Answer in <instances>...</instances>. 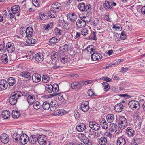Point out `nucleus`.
<instances>
[{
	"instance_id": "1",
	"label": "nucleus",
	"mask_w": 145,
	"mask_h": 145,
	"mask_svg": "<svg viewBox=\"0 0 145 145\" xmlns=\"http://www.w3.org/2000/svg\"><path fill=\"white\" fill-rule=\"evenodd\" d=\"M10 95L11 96L9 99V103L13 105L16 104L18 98L23 96V94L19 91H16L12 93Z\"/></svg>"
},
{
	"instance_id": "2",
	"label": "nucleus",
	"mask_w": 145,
	"mask_h": 145,
	"mask_svg": "<svg viewBox=\"0 0 145 145\" xmlns=\"http://www.w3.org/2000/svg\"><path fill=\"white\" fill-rule=\"evenodd\" d=\"M78 8L82 12H86L88 14H91L93 11L91 7V5L88 4L85 5L83 3H79L77 6Z\"/></svg>"
},
{
	"instance_id": "3",
	"label": "nucleus",
	"mask_w": 145,
	"mask_h": 145,
	"mask_svg": "<svg viewBox=\"0 0 145 145\" xmlns=\"http://www.w3.org/2000/svg\"><path fill=\"white\" fill-rule=\"evenodd\" d=\"M56 96L58 99L60 101L62 102H65L68 100V96L67 95L63 93H54L48 95L46 96L47 98H51Z\"/></svg>"
},
{
	"instance_id": "4",
	"label": "nucleus",
	"mask_w": 145,
	"mask_h": 145,
	"mask_svg": "<svg viewBox=\"0 0 145 145\" xmlns=\"http://www.w3.org/2000/svg\"><path fill=\"white\" fill-rule=\"evenodd\" d=\"M24 135H22L21 136L20 134H17L16 133H14L12 137V138L13 141L16 143H18L20 141V143L24 145L27 143V139L24 138L23 141V142L22 141V138H24Z\"/></svg>"
},
{
	"instance_id": "5",
	"label": "nucleus",
	"mask_w": 145,
	"mask_h": 145,
	"mask_svg": "<svg viewBox=\"0 0 145 145\" xmlns=\"http://www.w3.org/2000/svg\"><path fill=\"white\" fill-rule=\"evenodd\" d=\"M116 3L112 0H109L105 1V3L103 4V6L105 9L110 10L113 9L114 7L116 6Z\"/></svg>"
},
{
	"instance_id": "6",
	"label": "nucleus",
	"mask_w": 145,
	"mask_h": 145,
	"mask_svg": "<svg viewBox=\"0 0 145 145\" xmlns=\"http://www.w3.org/2000/svg\"><path fill=\"white\" fill-rule=\"evenodd\" d=\"M128 105L133 110H138L140 107L139 103L135 100L130 101Z\"/></svg>"
},
{
	"instance_id": "7",
	"label": "nucleus",
	"mask_w": 145,
	"mask_h": 145,
	"mask_svg": "<svg viewBox=\"0 0 145 145\" xmlns=\"http://www.w3.org/2000/svg\"><path fill=\"white\" fill-rule=\"evenodd\" d=\"M119 119L120 122L118 123L119 127H121V129H124L127 125V119L123 116L119 117Z\"/></svg>"
},
{
	"instance_id": "8",
	"label": "nucleus",
	"mask_w": 145,
	"mask_h": 145,
	"mask_svg": "<svg viewBox=\"0 0 145 145\" xmlns=\"http://www.w3.org/2000/svg\"><path fill=\"white\" fill-rule=\"evenodd\" d=\"M68 56L64 52H61L59 57L60 61L62 63L65 64L68 61Z\"/></svg>"
},
{
	"instance_id": "9",
	"label": "nucleus",
	"mask_w": 145,
	"mask_h": 145,
	"mask_svg": "<svg viewBox=\"0 0 145 145\" xmlns=\"http://www.w3.org/2000/svg\"><path fill=\"white\" fill-rule=\"evenodd\" d=\"M72 49V47L71 44L69 43H67L66 44L61 46L59 48L60 51L62 52H68Z\"/></svg>"
},
{
	"instance_id": "10",
	"label": "nucleus",
	"mask_w": 145,
	"mask_h": 145,
	"mask_svg": "<svg viewBox=\"0 0 145 145\" xmlns=\"http://www.w3.org/2000/svg\"><path fill=\"white\" fill-rule=\"evenodd\" d=\"M81 135L79 137L80 140L84 143L86 145H92L91 142L89 140L88 138L84 134L80 133L79 134Z\"/></svg>"
},
{
	"instance_id": "11",
	"label": "nucleus",
	"mask_w": 145,
	"mask_h": 145,
	"mask_svg": "<svg viewBox=\"0 0 145 145\" xmlns=\"http://www.w3.org/2000/svg\"><path fill=\"white\" fill-rule=\"evenodd\" d=\"M89 102L87 101H83L80 106V109L84 112H87L89 109Z\"/></svg>"
},
{
	"instance_id": "12",
	"label": "nucleus",
	"mask_w": 145,
	"mask_h": 145,
	"mask_svg": "<svg viewBox=\"0 0 145 145\" xmlns=\"http://www.w3.org/2000/svg\"><path fill=\"white\" fill-rule=\"evenodd\" d=\"M46 137L45 135H40L37 138V142L40 145H45L46 142Z\"/></svg>"
},
{
	"instance_id": "13",
	"label": "nucleus",
	"mask_w": 145,
	"mask_h": 145,
	"mask_svg": "<svg viewBox=\"0 0 145 145\" xmlns=\"http://www.w3.org/2000/svg\"><path fill=\"white\" fill-rule=\"evenodd\" d=\"M71 87L74 90H80L82 86L80 81H74L71 83Z\"/></svg>"
},
{
	"instance_id": "14",
	"label": "nucleus",
	"mask_w": 145,
	"mask_h": 145,
	"mask_svg": "<svg viewBox=\"0 0 145 145\" xmlns=\"http://www.w3.org/2000/svg\"><path fill=\"white\" fill-rule=\"evenodd\" d=\"M90 53L91 55V59L94 61H99L102 57L101 55L97 52H93L92 54Z\"/></svg>"
},
{
	"instance_id": "15",
	"label": "nucleus",
	"mask_w": 145,
	"mask_h": 145,
	"mask_svg": "<svg viewBox=\"0 0 145 145\" xmlns=\"http://www.w3.org/2000/svg\"><path fill=\"white\" fill-rule=\"evenodd\" d=\"M89 125L91 128L95 131L99 130L100 128L99 125L96 122L91 121L89 123Z\"/></svg>"
},
{
	"instance_id": "16",
	"label": "nucleus",
	"mask_w": 145,
	"mask_h": 145,
	"mask_svg": "<svg viewBox=\"0 0 145 145\" xmlns=\"http://www.w3.org/2000/svg\"><path fill=\"white\" fill-rule=\"evenodd\" d=\"M44 59V55L42 53L39 52L36 54L35 59L38 63H41L43 61Z\"/></svg>"
},
{
	"instance_id": "17",
	"label": "nucleus",
	"mask_w": 145,
	"mask_h": 145,
	"mask_svg": "<svg viewBox=\"0 0 145 145\" xmlns=\"http://www.w3.org/2000/svg\"><path fill=\"white\" fill-rule=\"evenodd\" d=\"M6 48L8 52H12L15 50V48L14 44L9 42L7 44Z\"/></svg>"
},
{
	"instance_id": "18",
	"label": "nucleus",
	"mask_w": 145,
	"mask_h": 145,
	"mask_svg": "<svg viewBox=\"0 0 145 145\" xmlns=\"http://www.w3.org/2000/svg\"><path fill=\"white\" fill-rule=\"evenodd\" d=\"M0 140L3 143L7 144L9 141V136L7 134H2L1 135Z\"/></svg>"
},
{
	"instance_id": "19",
	"label": "nucleus",
	"mask_w": 145,
	"mask_h": 145,
	"mask_svg": "<svg viewBox=\"0 0 145 145\" xmlns=\"http://www.w3.org/2000/svg\"><path fill=\"white\" fill-rule=\"evenodd\" d=\"M33 28L30 27H29L26 28L25 39L30 38L33 34Z\"/></svg>"
},
{
	"instance_id": "20",
	"label": "nucleus",
	"mask_w": 145,
	"mask_h": 145,
	"mask_svg": "<svg viewBox=\"0 0 145 145\" xmlns=\"http://www.w3.org/2000/svg\"><path fill=\"white\" fill-rule=\"evenodd\" d=\"M32 78L34 82L38 83L41 80V77L40 74L35 73L32 76Z\"/></svg>"
},
{
	"instance_id": "21",
	"label": "nucleus",
	"mask_w": 145,
	"mask_h": 145,
	"mask_svg": "<svg viewBox=\"0 0 145 145\" xmlns=\"http://www.w3.org/2000/svg\"><path fill=\"white\" fill-rule=\"evenodd\" d=\"M61 4L59 3H54L51 6V9H56L57 12H59L61 9Z\"/></svg>"
},
{
	"instance_id": "22",
	"label": "nucleus",
	"mask_w": 145,
	"mask_h": 145,
	"mask_svg": "<svg viewBox=\"0 0 145 145\" xmlns=\"http://www.w3.org/2000/svg\"><path fill=\"white\" fill-rule=\"evenodd\" d=\"M27 137H28V141L31 144H34L37 141V137L35 135H31L29 138L27 136Z\"/></svg>"
},
{
	"instance_id": "23",
	"label": "nucleus",
	"mask_w": 145,
	"mask_h": 145,
	"mask_svg": "<svg viewBox=\"0 0 145 145\" xmlns=\"http://www.w3.org/2000/svg\"><path fill=\"white\" fill-rule=\"evenodd\" d=\"M67 18L72 22L75 21L77 19V16L75 13L69 12L67 14Z\"/></svg>"
},
{
	"instance_id": "24",
	"label": "nucleus",
	"mask_w": 145,
	"mask_h": 145,
	"mask_svg": "<svg viewBox=\"0 0 145 145\" xmlns=\"http://www.w3.org/2000/svg\"><path fill=\"white\" fill-rule=\"evenodd\" d=\"M20 76L25 78L26 80L29 81L31 78V74L28 71H23L21 72Z\"/></svg>"
},
{
	"instance_id": "25",
	"label": "nucleus",
	"mask_w": 145,
	"mask_h": 145,
	"mask_svg": "<svg viewBox=\"0 0 145 145\" xmlns=\"http://www.w3.org/2000/svg\"><path fill=\"white\" fill-rule=\"evenodd\" d=\"M123 104L119 103L115 105L114 107V109L117 112H120L123 110Z\"/></svg>"
},
{
	"instance_id": "26",
	"label": "nucleus",
	"mask_w": 145,
	"mask_h": 145,
	"mask_svg": "<svg viewBox=\"0 0 145 145\" xmlns=\"http://www.w3.org/2000/svg\"><path fill=\"white\" fill-rule=\"evenodd\" d=\"M53 86L50 84H47L45 86V90L44 93H51L53 92Z\"/></svg>"
},
{
	"instance_id": "27",
	"label": "nucleus",
	"mask_w": 145,
	"mask_h": 145,
	"mask_svg": "<svg viewBox=\"0 0 145 145\" xmlns=\"http://www.w3.org/2000/svg\"><path fill=\"white\" fill-rule=\"evenodd\" d=\"M76 128L78 131L81 132L85 130L86 126L84 123H79L76 126Z\"/></svg>"
},
{
	"instance_id": "28",
	"label": "nucleus",
	"mask_w": 145,
	"mask_h": 145,
	"mask_svg": "<svg viewBox=\"0 0 145 145\" xmlns=\"http://www.w3.org/2000/svg\"><path fill=\"white\" fill-rule=\"evenodd\" d=\"M107 137L104 136L102 137L99 140L98 142L101 145H105L107 143Z\"/></svg>"
},
{
	"instance_id": "29",
	"label": "nucleus",
	"mask_w": 145,
	"mask_h": 145,
	"mask_svg": "<svg viewBox=\"0 0 145 145\" xmlns=\"http://www.w3.org/2000/svg\"><path fill=\"white\" fill-rule=\"evenodd\" d=\"M20 7L19 6L15 5L12 6L11 8L13 14H14L18 13L20 11Z\"/></svg>"
},
{
	"instance_id": "30",
	"label": "nucleus",
	"mask_w": 145,
	"mask_h": 145,
	"mask_svg": "<svg viewBox=\"0 0 145 145\" xmlns=\"http://www.w3.org/2000/svg\"><path fill=\"white\" fill-rule=\"evenodd\" d=\"M34 96L32 95L28 96L27 98V100L29 105L33 104L34 103L35 101Z\"/></svg>"
},
{
	"instance_id": "31",
	"label": "nucleus",
	"mask_w": 145,
	"mask_h": 145,
	"mask_svg": "<svg viewBox=\"0 0 145 145\" xmlns=\"http://www.w3.org/2000/svg\"><path fill=\"white\" fill-rule=\"evenodd\" d=\"M126 140L122 137H119L117 141V145H125Z\"/></svg>"
},
{
	"instance_id": "32",
	"label": "nucleus",
	"mask_w": 145,
	"mask_h": 145,
	"mask_svg": "<svg viewBox=\"0 0 145 145\" xmlns=\"http://www.w3.org/2000/svg\"><path fill=\"white\" fill-rule=\"evenodd\" d=\"M7 82L9 86H12L15 84L16 80L14 77H9L8 78Z\"/></svg>"
},
{
	"instance_id": "33",
	"label": "nucleus",
	"mask_w": 145,
	"mask_h": 145,
	"mask_svg": "<svg viewBox=\"0 0 145 145\" xmlns=\"http://www.w3.org/2000/svg\"><path fill=\"white\" fill-rule=\"evenodd\" d=\"M106 118L108 123H111L114 120V116L112 114H109L106 116Z\"/></svg>"
},
{
	"instance_id": "34",
	"label": "nucleus",
	"mask_w": 145,
	"mask_h": 145,
	"mask_svg": "<svg viewBox=\"0 0 145 145\" xmlns=\"http://www.w3.org/2000/svg\"><path fill=\"white\" fill-rule=\"evenodd\" d=\"M53 25L51 23H47L43 24V28L46 30H49L51 29L53 27Z\"/></svg>"
},
{
	"instance_id": "35",
	"label": "nucleus",
	"mask_w": 145,
	"mask_h": 145,
	"mask_svg": "<svg viewBox=\"0 0 145 145\" xmlns=\"http://www.w3.org/2000/svg\"><path fill=\"white\" fill-rule=\"evenodd\" d=\"M135 132L133 129L131 127L127 128L126 130V133L129 136H133L134 135Z\"/></svg>"
},
{
	"instance_id": "36",
	"label": "nucleus",
	"mask_w": 145,
	"mask_h": 145,
	"mask_svg": "<svg viewBox=\"0 0 145 145\" xmlns=\"http://www.w3.org/2000/svg\"><path fill=\"white\" fill-rule=\"evenodd\" d=\"M102 85L104 87L103 89L105 92L108 91L110 89V87L109 84L106 82H104L102 83Z\"/></svg>"
},
{
	"instance_id": "37",
	"label": "nucleus",
	"mask_w": 145,
	"mask_h": 145,
	"mask_svg": "<svg viewBox=\"0 0 145 145\" xmlns=\"http://www.w3.org/2000/svg\"><path fill=\"white\" fill-rule=\"evenodd\" d=\"M2 117L5 119H7L10 116V112L8 111H3L2 113Z\"/></svg>"
},
{
	"instance_id": "38",
	"label": "nucleus",
	"mask_w": 145,
	"mask_h": 145,
	"mask_svg": "<svg viewBox=\"0 0 145 145\" xmlns=\"http://www.w3.org/2000/svg\"><path fill=\"white\" fill-rule=\"evenodd\" d=\"M58 39L57 38L54 37L50 39L49 40V45H52L53 44L58 42Z\"/></svg>"
},
{
	"instance_id": "39",
	"label": "nucleus",
	"mask_w": 145,
	"mask_h": 145,
	"mask_svg": "<svg viewBox=\"0 0 145 145\" xmlns=\"http://www.w3.org/2000/svg\"><path fill=\"white\" fill-rule=\"evenodd\" d=\"M20 115V112L18 110H13L12 112V116L14 118H17Z\"/></svg>"
},
{
	"instance_id": "40",
	"label": "nucleus",
	"mask_w": 145,
	"mask_h": 145,
	"mask_svg": "<svg viewBox=\"0 0 145 145\" xmlns=\"http://www.w3.org/2000/svg\"><path fill=\"white\" fill-rule=\"evenodd\" d=\"M76 25L78 28H82L85 25V24L83 23V22L81 19H78L77 20Z\"/></svg>"
},
{
	"instance_id": "41",
	"label": "nucleus",
	"mask_w": 145,
	"mask_h": 145,
	"mask_svg": "<svg viewBox=\"0 0 145 145\" xmlns=\"http://www.w3.org/2000/svg\"><path fill=\"white\" fill-rule=\"evenodd\" d=\"M1 61L4 63H6L8 62V59L7 54H3L1 57Z\"/></svg>"
},
{
	"instance_id": "42",
	"label": "nucleus",
	"mask_w": 145,
	"mask_h": 145,
	"mask_svg": "<svg viewBox=\"0 0 145 145\" xmlns=\"http://www.w3.org/2000/svg\"><path fill=\"white\" fill-rule=\"evenodd\" d=\"M55 105H56L55 102L53 101H52L50 103V109L51 111H53L57 108Z\"/></svg>"
},
{
	"instance_id": "43",
	"label": "nucleus",
	"mask_w": 145,
	"mask_h": 145,
	"mask_svg": "<svg viewBox=\"0 0 145 145\" xmlns=\"http://www.w3.org/2000/svg\"><path fill=\"white\" fill-rule=\"evenodd\" d=\"M39 17L41 20H48V16L44 12H41L39 14Z\"/></svg>"
},
{
	"instance_id": "44",
	"label": "nucleus",
	"mask_w": 145,
	"mask_h": 145,
	"mask_svg": "<svg viewBox=\"0 0 145 145\" xmlns=\"http://www.w3.org/2000/svg\"><path fill=\"white\" fill-rule=\"evenodd\" d=\"M26 28L25 27H21L20 29V34L23 37H24L25 38V35L26 34Z\"/></svg>"
},
{
	"instance_id": "45",
	"label": "nucleus",
	"mask_w": 145,
	"mask_h": 145,
	"mask_svg": "<svg viewBox=\"0 0 145 145\" xmlns=\"http://www.w3.org/2000/svg\"><path fill=\"white\" fill-rule=\"evenodd\" d=\"M36 55V54L35 53H31L27 54L26 55V57L27 58L31 60L35 59V56Z\"/></svg>"
},
{
	"instance_id": "46",
	"label": "nucleus",
	"mask_w": 145,
	"mask_h": 145,
	"mask_svg": "<svg viewBox=\"0 0 145 145\" xmlns=\"http://www.w3.org/2000/svg\"><path fill=\"white\" fill-rule=\"evenodd\" d=\"M52 86H53V92L55 93H57V92L59 91V90L58 85L56 83H55Z\"/></svg>"
},
{
	"instance_id": "47",
	"label": "nucleus",
	"mask_w": 145,
	"mask_h": 145,
	"mask_svg": "<svg viewBox=\"0 0 145 145\" xmlns=\"http://www.w3.org/2000/svg\"><path fill=\"white\" fill-rule=\"evenodd\" d=\"M118 126L117 124L115 123L110 124V127L109 129V131L111 132H113L114 130L116 129Z\"/></svg>"
},
{
	"instance_id": "48",
	"label": "nucleus",
	"mask_w": 145,
	"mask_h": 145,
	"mask_svg": "<svg viewBox=\"0 0 145 145\" xmlns=\"http://www.w3.org/2000/svg\"><path fill=\"white\" fill-rule=\"evenodd\" d=\"M120 36L119 34L116 33L113 36V40L116 42L120 41L121 39Z\"/></svg>"
},
{
	"instance_id": "49",
	"label": "nucleus",
	"mask_w": 145,
	"mask_h": 145,
	"mask_svg": "<svg viewBox=\"0 0 145 145\" xmlns=\"http://www.w3.org/2000/svg\"><path fill=\"white\" fill-rule=\"evenodd\" d=\"M26 39H28L26 41V42L30 44H33L35 43L36 41V40L33 38H26Z\"/></svg>"
},
{
	"instance_id": "50",
	"label": "nucleus",
	"mask_w": 145,
	"mask_h": 145,
	"mask_svg": "<svg viewBox=\"0 0 145 145\" xmlns=\"http://www.w3.org/2000/svg\"><path fill=\"white\" fill-rule=\"evenodd\" d=\"M42 107L45 110H48L50 108V103L47 101L45 102L42 105Z\"/></svg>"
},
{
	"instance_id": "51",
	"label": "nucleus",
	"mask_w": 145,
	"mask_h": 145,
	"mask_svg": "<svg viewBox=\"0 0 145 145\" xmlns=\"http://www.w3.org/2000/svg\"><path fill=\"white\" fill-rule=\"evenodd\" d=\"M33 104V107L35 109L38 110L40 108V106H41V105L39 102H34Z\"/></svg>"
},
{
	"instance_id": "52",
	"label": "nucleus",
	"mask_w": 145,
	"mask_h": 145,
	"mask_svg": "<svg viewBox=\"0 0 145 145\" xmlns=\"http://www.w3.org/2000/svg\"><path fill=\"white\" fill-rule=\"evenodd\" d=\"M50 78L47 75H43L42 77V81L44 83H47L50 80Z\"/></svg>"
},
{
	"instance_id": "53",
	"label": "nucleus",
	"mask_w": 145,
	"mask_h": 145,
	"mask_svg": "<svg viewBox=\"0 0 145 145\" xmlns=\"http://www.w3.org/2000/svg\"><path fill=\"white\" fill-rule=\"evenodd\" d=\"M100 80H103L105 81L106 82H111L112 80L107 76L101 78Z\"/></svg>"
},
{
	"instance_id": "54",
	"label": "nucleus",
	"mask_w": 145,
	"mask_h": 145,
	"mask_svg": "<svg viewBox=\"0 0 145 145\" xmlns=\"http://www.w3.org/2000/svg\"><path fill=\"white\" fill-rule=\"evenodd\" d=\"M88 30L86 28H84L82 29L81 33L83 36H86L88 34Z\"/></svg>"
},
{
	"instance_id": "55",
	"label": "nucleus",
	"mask_w": 145,
	"mask_h": 145,
	"mask_svg": "<svg viewBox=\"0 0 145 145\" xmlns=\"http://www.w3.org/2000/svg\"><path fill=\"white\" fill-rule=\"evenodd\" d=\"M120 35L121 39V40H124L126 38L127 36L125 34V32H124L123 31H122Z\"/></svg>"
},
{
	"instance_id": "56",
	"label": "nucleus",
	"mask_w": 145,
	"mask_h": 145,
	"mask_svg": "<svg viewBox=\"0 0 145 145\" xmlns=\"http://www.w3.org/2000/svg\"><path fill=\"white\" fill-rule=\"evenodd\" d=\"M55 31L56 34L58 35L59 36L61 35L63 32L62 30H60L57 28H56L55 29Z\"/></svg>"
},
{
	"instance_id": "57",
	"label": "nucleus",
	"mask_w": 145,
	"mask_h": 145,
	"mask_svg": "<svg viewBox=\"0 0 145 145\" xmlns=\"http://www.w3.org/2000/svg\"><path fill=\"white\" fill-rule=\"evenodd\" d=\"M89 132L90 133L89 135V137L91 138L95 137V136L96 135V132L95 131H91L90 129L89 130Z\"/></svg>"
},
{
	"instance_id": "58",
	"label": "nucleus",
	"mask_w": 145,
	"mask_h": 145,
	"mask_svg": "<svg viewBox=\"0 0 145 145\" xmlns=\"http://www.w3.org/2000/svg\"><path fill=\"white\" fill-rule=\"evenodd\" d=\"M39 1V0H33L32 1V3L34 6L38 7L40 4Z\"/></svg>"
},
{
	"instance_id": "59",
	"label": "nucleus",
	"mask_w": 145,
	"mask_h": 145,
	"mask_svg": "<svg viewBox=\"0 0 145 145\" xmlns=\"http://www.w3.org/2000/svg\"><path fill=\"white\" fill-rule=\"evenodd\" d=\"M91 20V18L90 16H85L84 20V22H83V23L85 24L86 25V22H89Z\"/></svg>"
},
{
	"instance_id": "60",
	"label": "nucleus",
	"mask_w": 145,
	"mask_h": 145,
	"mask_svg": "<svg viewBox=\"0 0 145 145\" xmlns=\"http://www.w3.org/2000/svg\"><path fill=\"white\" fill-rule=\"evenodd\" d=\"M88 95L90 97H92L97 96L92 91L91 89H89L88 91Z\"/></svg>"
},
{
	"instance_id": "61",
	"label": "nucleus",
	"mask_w": 145,
	"mask_h": 145,
	"mask_svg": "<svg viewBox=\"0 0 145 145\" xmlns=\"http://www.w3.org/2000/svg\"><path fill=\"white\" fill-rule=\"evenodd\" d=\"M61 52V51H58L56 52L55 53H52V56L55 57V58L57 57L58 58Z\"/></svg>"
},
{
	"instance_id": "62",
	"label": "nucleus",
	"mask_w": 145,
	"mask_h": 145,
	"mask_svg": "<svg viewBox=\"0 0 145 145\" xmlns=\"http://www.w3.org/2000/svg\"><path fill=\"white\" fill-rule=\"evenodd\" d=\"M47 14L48 16L50 18H54L55 17L54 15L55 14L53 13L51 11H50L49 10H48L47 12Z\"/></svg>"
},
{
	"instance_id": "63",
	"label": "nucleus",
	"mask_w": 145,
	"mask_h": 145,
	"mask_svg": "<svg viewBox=\"0 0 145 145\" xmlns=\"http://www.w3.org/2000/svg\"><path fill=\"white\" fill-rule=\"evenodd\" d=\"M72 78H76L79 77V75L76 73H72L69 74V75Z\"/></svg>"
},
{
	"instance_id": "64",
	"label": "nucleus",
	"mask_w": 145,
	"mask_h": 145,
	"mask_svg": "<svg viewBox=\"0 0 145 145\" xmlns=\"http://www.w3.org/2000/svg\"><path fill=\"white\" fill-rule=\"evenodd\" d=\"M8 85L7 82L4 83L3 84H1V85H0V88H1L2 89L5 90L7 89Z\"/></svg>"
}]
</instances>
